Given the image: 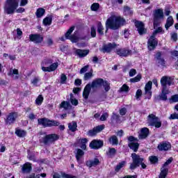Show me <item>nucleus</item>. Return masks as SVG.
Instances as JSON below:
<instances>
[{
	"label": "nucleus",
	"mask_w": 178,
	"mask_h": 178,
	"mask_svg": "<svg viewBox=\"0 0 178 178\" xmlns=\"http://www.w3.org/2000/svg\"><path fill=\"white\" fill-rule=\"evenodd\" d=\"M123 23H124V19L120 17H111L108 18L106 22V33H107L109 29L111 30L119 29Z\"/></svg>",
	"instance_id": "f257e3e1"
},
{
	"label": "nucleus",
	"mask_w": 178,
	"mask_h": 178,
	"mask_svg": "<svg viewBox=\"0 0 178 178\" xmlns=\"http://www.w3.org/2000/svg\"><path fill=\"white\" fill-rule=\"evenodd\" d=\"M102 83H104L103 79H97L92 81V83L87 84L84 88L83 92V97L86 101L88 99V97L90 96V92L91 91V88H99V87L102 86Z\"/></svg>",
	"instance_id": "f03ea898"
},
{
	"label": "nucleus",
	"mask_w": 178,
	"mask_h": 178,
	"mask_svg": "<svg viewBox=\"0 0 178 178\" xmlns=\"http://www.w3.org/2000/svg\"><path fill=\"white\" fill-rule=\"evenodd\" d=\"M131 158L133 161L129 167V169H131V170H134V169L138 168L140 165H141L143 169H145V168H147V165L143 163L144 159L140 156V155H138L136 153H133L131 154Z\"/></svg>",
	"instance_id": "7ed1b4c3"
},
{
	"label": "nucleus",
	"mask_w": 178,
	"mask_h": 178,
	"mask_svg": "<svg viewBox=\"0 0 178 178\" xmlns=\"http://www.w3.org/2000/svg\"><path fill=\"white\" fill-rule=\"evenodd\" d=\"M20 0H7L4 6V10L7 15L15 13V10L17 9Z\"/></svg>",
	"instance_id": "20e7f679"
},
{
	"label": "nucleus",
	"mask_w": 178,
	"mask_h": 178,
	"mask_svg": "<svg viewBox=\"0 0 178 178\" xmlns=\"http://www.w3.org/2000/svg\"><path fill=\"white\" fill-rule=\"evenodd\" d=\"M147 123L148 126L156 127V129H159L162 127V121H161V119L152 113L147 116Z\"/></svg>",
	"instance_id": "39448f33"
},
{
	"label": "nucleus",
	"mask_w": 178,
	"mask_h": 178,
	"mask_svg": "<svg viewBox=\"0 0 178 178\" xmlns=\"http://www.w3.org/2000/svg\"><path fill=\"white\" fill-rule=\"evenodd\" d=\"M59 138V135H56L55 134L46 135L44 137L40 139V143H42L44 145H50L55 143V141H58Z\"/></svg>",
	"instance_id": "423d86ee"
},
{
	"label": "nucleus",
	"mask_w": 178,
	"mask_h": 178,
	"mask_svg": "<svg viewBox=\"0 0 178 178\" xmlns=\"http://www.w3.org/2000/svg\"><path fill=\"white\" fill-rule=\"evenodd\" d=\"M152 83L156 87H158V80L156 79H153L152 81H148L145 86V95L147 96L148 99H150L152 96V91H151L152 90Z\"/></svg>",
	"instance_id": "0eeeda50"
},
{
	"label": "nucleus",
	"mask_w": 178,
	"mask_h": 178,
	"mask_svg": "<svg viewBox=\"0 0 178 178\" xmlns=\"http://www.w3.org/2000/svg\"><path fill=\"white\" fill-rule=\"evenodd\" d=\"M38 124L43 126V127H52V126H58L59 122L55 120H49L47 118H39L38 120Z\"/></svg>",
	"instance_id": "6e6552de"
},
{
	"label": "nucleus",
	"mask_w": 178,
	"mask_h": 178,
	"mask_svg": "<svg viewBox=\"0 0 178 178\" xmlns=\"http://www.w3.org/2000/svg\"><path fill=\"white\" fill-rule=\"evenodd\" d=\"M171 162H173L172 157H170L166 161V162L164 163L161 168V173L159 178H166V176H168V173L169 172V169H168L166 166H168V165H170Z\"/></svg>",
	"instance_id": "1a4fd4ad"
},
{
	"label": "nucleus",
	"mask_w": 178,
	"mask_h": 178,
	"mask_svg": "<svg viewBox=\"0 0 178 178\" xmlns=\"http://www.w3.org/2000/svg\"><path fill=\"white\" fill-rule=\"evenodd\" d=\"M163 19V10L162 9H157L154 10V28L156 29L159 24V19Z\"/></svg>",
	"instance_id": "9d476101"
},
{
	"label": "nucleus",
	"mask_w": 178,
	"mask_h": 178,
	"mask_svg": "<svg viewBox=\"0 0 178 178\" xmlns=\"http://www.w3.org/2000/svg\"><path fill=\"white\" fill-rule=\"evenodd\" d=\"M18 118V114L16 112L10 113L5 119V123L7 125L13 124L16 122V119Z\"/></svg>",
	"instance_id": "9b49d317"
},
{
	"label": "nucleus",
	"mask_w": 178,
	"mask_h": 178,
	"mask_svg": "<svg viewBox=\"0 0 178 178\" xmlns=\"http://www.w3.org/2000/svg\"><path fill=\"white\" fill-rule=\"evenodd\" d=\"M115 54H117V55L119 56L127 58V56L131 55V50L127 48L116 49Z\"/></svg>",
	"instance_id": "f8f14e48"
},
{
	"label": "nucleus",
	"mask_w": 178,
	"mask_h": 178,
	"mask_svg": "<svg viewBox=\"0 0 178 178\" xmlns=\"http://www.w3.org/2000/svg\"><path fill=\"white\" fill-rule=\"evenodd\" d=\"M29 40L35 44H41L44 41V37L40 34L29 35Z\"/></svg>",
	"instance_id": "ddd939ff"
},
{
	"label": "nucleus",
	"mask_w": 178,
	"mask_h": 178,
	"mask_svg": "<svg viewBox=\"0 0 178 178\" xmlns=\"http://www.w3.org/2000/svg\"><path fill=\"white\" fill-rule=\"evenodd\" d=\"M156 45H158V41L156 40L155 35H152L147 42V47H148L149 51H154Z\"/></svg>",
	"instance_id": "4468645a"
},
{
	"label": "nucleus",
	"mask_w": 178,
	"mask_h": 178,
	"mask_svg": "<svg viewBox=\"0 0 178 178\" xmlns=\"http://www.w3.org/2000/svg\"><path fill=\"white\" fill-rule=\"evenodd\" d=\"M92 149H99L104 147V141L100 140H93L89 145Z\"/></svg>",
	"instance_id": "2eb2a0df"
},
{
	"label": "nucleus",
	"mask_w": 178,
	"mask_h": 178,
	"mask_svg": "<svg viewBox=\"0 0 178 178\" xmlns=\"http://www.w3.org/2000/svg\"><path fill=\"white\" fill-rule=\"evenodd\" d=\"M7 74L10 77H12L13 80H19V77H20V75L19 74V70L16 68H10Z\"/></svg>",
	"instance_id": "dca6fc26"
},
{
	"label": "nucleus",
	"mask_w": 178,
	"mask_h": 178,
	"mask_svg": "<svg viewBox=\"0 0 178 178\" xmlns=\"http://www.w3.org/2000/svg\"><path fill=\"white\" fill-rule=\"evenodd\" d=\"M116 47L115 43H108L107 44H104L103 47L100 49L103 54L107 53L109 54L112 49Z\"/></svg>",
	"instance_id": "f3484780"
},
{
	"label": "nucleus",
	"mask_w": 178,
	"mask_h": 178,
	"mask_svg": "<svg viewBox=\"0 0 178 178\" xmlns=\"http://www.w3.org/2000/svg\"><path fill=\"white\" fill-rule=\"evenodd\" d=\"M135 26L138 29L140 35H143V34L147 33V30L144 28V23L137 21L135 22Z\"/></svg>",
	"instance_id": "a211bd4d"
},
{
	"label": "nucleus",
	"mask_w": 178,
	"mask_h": 178,
	"mask_svg": "<svg viewBox=\"0 0 178 178\" xmlns=\"http://www.w3.org/2000/svg\"><path fill=\"white\" fill-rule=\"evenodd\" d=\"M161 84L163 89L168 90L167 86H170V84H172V81L170 80V78L168 76H163L161 79Z\"/></svg>",
	"instance_id": "6ab92c4d"
},
{
	"label": "nucleus",
	"mask_w": 178,
	"mask_h": 178,
	"mask_svg": "<svg viewBox=\"0 0 178 178\" xmlns=\"http://www.w3.org/2000/svg\"><path fill=\"white\" fill-rule=\"evenodd\" d=\"M149 136V129L147 127H144L140 130V133L138 135L139 140H144Z\"/></svg>",
	"instance_id": "aec40b11"
},
{
	"label": "nucleus",
	"mask_w": 178,
	"mask_h": 178,
	"mask_svg": "<svg viewBox=\"0 0 178 178\" xmlns=\"http://www.w3.org/2000/svg\"><path fill=\"white\" fill-rule=\"evenodd\" d=\"M75 54L79 56V58H86V56L90 54V50L76 49Z\"/></svg>",
	"instance_id": "412c9836"
},
{
	"label": "nucleus",
	"mask_w": 178,
	"mask_h": 178,
	"mask_svg": "<svg viewBox=\"0 0 178 178\" xmlns=\"http://www.w3.org/2000/svg\"><path fill=\"white\" fill-rule=\"evenodd\" d=\"M58 63H54L50 65L49 67H42V72H54V70H56L58 69Z\"/></svg>",
	"instance_id": "4be33fe9"
},
{
	"label": "nucleus",
	"mask_w": 178,
	"mask_h": 178,
	"mask_svg": "<svg viewBox=\"0 0 178 178\" xmlns=\"http://www.w3.org/2000/svg\"><path fill=\"white\" fill-rule=\"evenodd\" d=\"M171 147L169 143H162L158 145V149L159 151H169Z\"/></svg>",
	"instance_id": "5701e85b"
},
{
	"label": "nucleus",
	"mask_w": 178,
	"mask_h": 178,
	"mask_svg": "<svg viewBox=\"0 0 178 178\" xmlns=\"http://www.w3.org/2000/svg\"><path fill=\"white\" fill-rule=\"evenodd\" d=\"M99 163V159L95 158L94 160H89L87 161L86 163V166L88 168H95V166H98V164Z\"/></svg>",
	"instance_id": "b1692460"
},
{
	"label": "nucleus",
	"mask_w": 178,
	"mask_h": 178,
	"mask_svg": "<svg viewBox=\"0 0 178 178\" xmlns=\"http://www.w3.org/2000/svg\"><path fill=\"white\" fill-rule=\"evenodd\" d=\"M33 168L31 167V163L27 162L22 165V173H30Z\"/></svg>",
	"instance_id": "393cba45"
},
{
	"label": "nucleus",
	"mask_w": 178,
	"mask_h": 178,
	"mask_svg": "<svg viewBox=\"0 0 178 178\" xmlns=\"http://www.w3.org/2000/svg\"><path fill=\"white\" fill-rule=\"evenodd\" d=\"M173 23H175V21L173 20V17L169 16L167 18L166 23L165 24V28L166 30H169V27H172L173 26Z\"/></svg>",
	"instance_id": "a878e982"
},
{
	"label": "nucleus",
	"mask_w": 178,
	"mask_h": 178,
	"mask_svg": "<svg viewBox=\"0 0 178 178\" xmlns=\"http://www.w3.org/2000/svg\"><path fill=\"white\" fill-rule=\"evenodd\" d=\"M128 147L132 149L134 152H137L138 151V147H140V144L138 143H129Z\"/></svg>",
	"instance_id": "bb28decb"
},
{
	"label": "nucleus",
	"mask_w": 178,
	"mask_h": 178,
	"mask_svg": "<svg viewBox=\"0 0 178 178\" xmlns=\"http://www.w3.org/2000/svg\"><path fill=\"white\" fill-rule=\"evenodd\" d=\"M44 15H45V9L42 8H39L37 9L35 15L38 19L42 17V16H44Z\"/></svg>",
	"instance_id": "cd10ccee"
},
{
	"label": "nucleus",
	"mask_w": 178,
	"mask_h": 178,
	"mask_svg": "<svg viewBox=\"0 0 178 178\" xmlns=\"http://www.w3.org/2000/svg\"><path fill=\"white\" fill-rule=\"evenodd\" d=\"M68 128L70 131H72V133H74V131H77V122H76L75 121H72L71 123H69Z\"/></svg>",
	"instance_id": "c85d7f7f"
},
{
	"label": "nucleus",
	"mask_w": 178,
	"mask_h": 178,
	"mask_svg": "<svg viewBox=\"0 0 178 178\" xmlns=\"http://www.w3.org/2000/svg\"><path fill=\"white\" fill-rule=\"evenodd\" d=\"M168 94H169V90L162 89L161 94L160 95L161 99H162V101H166L168 99Z\"/></svg>",
	"instance_id": "c756f323"
},
{
	"label": "nucleus",
	"mask_w": 178,
	"mask_h": 178,
	"mask_svg": "<svg viewBox=\"0 0 178 178\" xmlns=\"http://www.w3.org/2000/svg\"><path fill=\"white\" fill-rule=\"evenodd\" d=\"M108 141L111 145H118L119 144V139L117 136H112L109 138Z\"/></svg>",
	"instance_id": "7c9ffc66"
},
{
	"label": "nucleus",
	"mask_w": 178,
	"mask_h": 178,
	"mask_svg": "<svg viewBox=\"0 0 178 178\" xmlns=\"http://www.w3.org/2000/svg\"><path fill=\"white\" fill-rule=\"evenodd\" d=\"M15 134L17 136V137H26V135L27 134V132L23 129H15Z\"/></svg>",
	"instance_id": "2f4dec72"
},
{
	"label": "nucleus",
	"mask_w": 178,
	"mask_h": 178,
	"mask_svg": "<svg viewBox=\"0 0 178 178\" xmlns=\"http://www.w3.org/2000/svg\"><path fill=\"white\" fill-rule=\"evenodd\" d=\"M84 155V152L81 150V149H77L76 154V159L77 162H80V159Z\"/></svg>",
	"instance_id": "473e14b6"
},
{
	"label": "nucleus",
	"mask_w": 178,
	"mask_h": 178,
	"mask_svg": "<svg viewBox=\"0 0 178 178\" xmlns=\"http://www.w3.org/2000/svg\"><path fill=\"white\" fill-rule=\"evenodd\" d=\"M102 86L104 88L105 91L108 92L111 90V84L108 83V81H104L102 83Z\"/></svg>",
	"instance_id": "72a5a7b5"
},
{
	"label": "nucleus",
	"mask_w": 178,
	"mask_h": 178,
	"mask_svg": "<svg viewBox=\"0 0 178 178\" xmlns=\"http://www.w3.org/2000/svg\"><path fill=\"white\" fill-rule=\"evenodd\" d=\"M67 40H70L72 42H79V38L76 36L74 34L70 35L67 38H65Z\"/></svg>",
	"instance_id": "f704fd0d"
},
{
	"label": "nucleus",
	"mask_w": 178,
	"mask_h": 178,
	"mask_svg": "<svg viewBox=\"0 0 178 178\" xmlns=\"http://www.w3.org/2000/svg\"><path fill=\"white\" fill-rule=\"evenodd\" d=\"M52 23V18L51 17H47L43 19V24L44 26H51Z\"/></svg>",
	"instance_id": "c9c22d12"
},
{
	"label": "nucleus",
	"mask_w": 178,
	"mask_h": 178,
	"mask_svg": "<svg viewBox=\"0 0 178 178\" xmlns=\"http://www.w3.org/2000/svg\"><path fill=\"white\" fill-rule=\"evenodd\" d=\"M97 33L100 34V35H104V26L101 22H99L97 24Z\"/></svg>",
	"instance_id": "e433bc0d"
},
{
	"label": "nucleus",
	"mask_w": 178,
	"mask_h": 178,
	"mask_svg": "<svg viewBox=\"0 0 178 178\" xmlns=\"http://www.w3.org/2000/svg\"><path fill=\"white\" fill-rule=\"evenodd\" d=\"M115 154H116V149L113 147H109L108 152H107V155L108 156H115Z\"/></svg>",
	"instance_id": "4c0bfd02"
},
{
	"label": "nucleus",
	"mask_w": 178,
	"mask_h": 178,
	"mask_svg": "<svg viewBox=\"0 0 178 178\" xmlns=\"http://www.w3.org/2000/svg\"><path fill=\"white\" fill-rule=\"evenodd\" d=\"M87 143H88V138H82L81 139V148L82 149H86L87 148V146L86 145V144H87Z\"/></svg>",
	"instance_id": "58836bf2"
},
{
	"label": "nucleus",
	"mask_w": 178,
	"mask_h": 178,
	"mask_svg": "<svg viewBox=\"0 0 178 178\" xmlns=\"http://www.w3.org/2000/svg\"><path fill=\"white\" fill-rule=\"evenodd\" d=\"M44 102V97L42 95H40L35 99V104L36 105H41L42 102Z\"/></svg>",
	"instance_id": "ea45409f"
},
{
	"label": "nucleus",
	"mask_w": 178,
	"mask_h": 178,
	"mask_svg": "<svg viewBox=\"0 0 178 178\" xmlns=\"http://www.w3.org/2000/svg\"><path fill=\"white\" fill-rule=\"evenodd\" d=\"M70 102L72 105H74V106H77L79 105V100L77 99L73 98V95H70Z\"/></svg>",
	"instance_id": "a19ab883"
},
{
	"label": "nucleus",
	"mask_w": 178,
	"mask_h": 178,
	"mask_svg": "<svg viewBox=\"0 0 178 178\" xmlns=\"http://www.w3.org/2000/svg\"><path fill=\"white\" fill-rule=\"evenodd\" d=\"M124 165H126V161H122L121 163H119L115 168V172H119V170H120V169H122Z\"/></svg>",
	"instance_id": "79ce46f5"
},
{
	"label": "nucleus",
	"mask_w": 178,
	"mask_h": 178,
	"mask_svg": "<svg viewBox=\"0 0 178 178\" xmlns=\"http://www.w3.org/2000/svg\"><path fill=\"white\" fill-rule=\"evenodd\" d=\"M69 106H70V103L68 102H62L60 104V108H64V109H69Z\"/></svg>",
	"instance_id": "37998d69"
},
{
	"label": "nucleus",
	"mask_w": 178,
	"mask_h": 178,
	"mask_svg": "<svg viewBox=\"0 0 178 178\" xmlns=\"http://www.w3.org/2000/svg\"><path fill=\"white\" fill-rule=\"evenodd\" d=\"M141 80V74H138L134 78H132L130 79L131 83H138Z\"/></svg>",
	"instance_id": "c03bdc74"
},
{
	"label": "nucleus",
	"mask_w": 178,
	"mask_h": 178,
	"mask_svg": "<svg viewBox=\"0 0 178 178\" xmlns=\"http://www.w3.org/2000/svg\"><path fill=\"white\" fill-rule=\"evenodd\" d=\"M90 9L93 12H97V10H98V9H99V3H94L93 4H92Z\"/></svg>",
	"instance_id": "a18cd8bd"
},
{
	"label": "nucleus",
	"mask_w": 178,
	"mask_h": 178,
	"mask_svg": "<svg viewBox=\"0 0 178 178\" xmlns=\"http://www.w3.org/2000/svg\"><path fill=\"white\" fill-rule=\"evenodd\" d=\"M97 134H98V133L97 132L95 128H93L88 132V136L90 137H94V136H97Z\"/></svg>",
	"instance_id": "49530a36"
},
{
	"label": "nucleus",
	"mask_w": 178,
	"mask_h": 178,
	"mask_svg": "<svg viewBox=\"0 0 178 178\" xmlns=\"http://www.w3.org/2000/svg\"><path fill=\"white\" fill-rule=\"evenodd\" d=\"M92 72H86L84 74L83 76V80L87 81V80H90V79H91L92 77Z\"/></svg>",
	"instance_id": "de8ad7c7"
},
{
	"label": "nucleus",
	"mask_w": 178,
	"mask_h": 178,
	"mask_svg": "<svg viewBox=\"0 0 178 178\" xmlns=\"http://www.w3.org/2000/svg\"><path fill=\"white\" fill-rule=\"evenodd\" d=\"M124 12L125 15H133V11L129 6H124Z\"/></svg>",
	"instance_id": "09e8293b"
},
{
	"label": "nucleus",
	"mask_w": 178,
	"mask_h": 178,
	"mask_svg": "<svg viewBox=\"0 0 178 178\" xmlns=\"http://www.w3.org/2000/svg\"><path fill=\"white\" fill-rule=\"evenodd\" d=\"M90 35L92 38H95V37H97V29H95V27L92 26L90 28Z\"/></svg>",
	"instance_id": "8fccbe9b"
},
{
	"label": "nucleus",
	"mask_w": 178,
	"mask_h": 178,
	"mask_svg": "<svg viewBox=\"0 0 178 178\" xmlns=\"http://www.w3.org/2000/svg\"><path fill=\"white\" fill-rule=\"evenodd\" d=\"M74 31V26L70 27L65 33V38H67L68 37H70V35H72V33H73Z\"/></svg>",
	"instance_id": "3c124183"
},
{
	"label": "nucleus",
	"mask_w": 178,
	"mask_h": 178,
	"mask_svg": "<svg viewBox=\"0 0 178 178\" xmlns=\"http://www.w3.org/2000/svg\"><path fill=\"white\" fill-rule=\"evenodd\" d=\"M149 161H150L151 163H158V158L156 156H151L149 157Z\"/></svg>",
	"instance_id": "603ef678"
},
{
	"label": "nucleus",
	"mask_w": 178,
	"mask_h": 178,
	"mask_svg": "<svg viewBox=\"0 0 178 178\" xmlns=\"http://www.w3.org/2000/svg\"><path fill=\"white\" fill-rule=\"evenodd\" d=\"M129 90H130V89H129V86H128L127 85H126V84H124V85L120 88V91L121 92H128V91H129Z\"/></svg>",
	"instance_id": "864d4df0"
},
{
	"label": "nucleus",
	"mask_w": 178,
	"mask_h": 178,
	"mask_svg": "<svg viewBox=\"0 0 178 178\" xmlns=\"http://www.w3.org/2000/svg\"><path fill=\"white\" fill-rule=\"evenodd\" d=\"M105 129V125H98L97 127H95V129L96 130L97 133H100V131H102Z\"/></svg>",
	"instance_id": "5fc2aeb1"
},
{
	"label": "nucleus",
	"mask_w": 178,
	"mask_h": 178,
	"mask_svg": "<svg viewBox=\"0 0 178 178\" xmlns=\"http://www.w3.org/2000/svg\"><path fill=\"white\" fill-rule=\"evenodd\" d=\"M41 79H40V77L36 76L35 77L32 81H31V83L33 84L34 86H35L37 87V86H38V82L40 81Z\"/></svg>",
	"instance_id": "6e6d98bb"
},
{
	"label": "nucleus",
	"mask_w": 178,
	"mask_h": 178,
	"mask_svg": "<svg viewBox=\"0 0 178 178\" xmlns=\"http://www.w3.org/2000/svg\"><path fill=\"white\" fill-rule=\"evenodd\" d=\"M127 139H128L129 143H134V142L138 141V138H135V137L133 136H129V137L127 138Z\"/></svg>",
	"instance_id": "4d7b16f0"
},
{
	"label": "nucleus",
	"mask_w": 178,
	"mask_h": 178,
	"mask_svg": "<svg viewBox=\"0 0 178 178\" xmlns=\"http://www.w3.org/2000/svg\"><path fill=\"white\" fill-rule=\"evenodd\" d=\"M108 116H109V114H108V113H104L100 117V120H102V122H104V120H106V119H108Z\"/></svg>",
	"instance_id": "13d9d810"
},
{
	"label": "nucleus",
	"mask_w": 178,
	"mask_h": 178,
	"mask_svg": "<svg viewBox=\"0 0 178 178\" xmlns=\"http://www.w3.org/2000/svg\"><path fill=\"white\" fill-rule=\"evenodd\" d=\"M61 176L62 177H64V178H77L76 176H73L72 175H69L66 173H62Z\"/></svg>",
	"instance_id": "bf43d9fd"
},
{
	"label": "nucleus",
	"mask_w": 178,
	"mask_h": 178,
	"mask_svg": "<svg viewBox=\"0 0 178 178\" xmlns=\"http://www.w3.org/2000/svg\"><path fill=\"white\" fill-rule=\"evenodd\" d=\"M169 119L170 120H175V119H178V113H174L171 114Z\"/></svg>",
	"instance_id": "052dcab7"
},
{
	"label": "nucleus",
	"mask_w": 178,
	"mask_h": 178,
	"mask_svg": "<svg viewBox=\"0 0 178 178\" xmlns=\"http://www.w3.org/2000/svg\"><path fill=\"white\" fill-rule=\"evenodd\" d=\"M142 95H143V91L138 89L136 93V99H138V98H140V97H141Z\"/></svg>",
	"instance_id": "680f3d73"
},
{
	"label": "nucleus",
	"mask_w": 178,
	"mask_h": 178,
	"mask_svg": "<svg viewBox=\"0 0 178 178\" xmlns=\"http://www.w3.org/2000/svg\"><path fill=\"white\" fill-rule=\"evenodd\" d=\"M170 101L172 102H178V95H174L171 97Z\"/></svg>",
	"instance_id": "e2e57ef3"
},
{
	"label": "nucleus",
	"mask_w": 178,
	"mask_h": 178,
	"mask_svg": "<svg viewBox=\"0 0 178 178\" xmlns=\"http://www.w3.org/2000/svg\"><path fill=\"white\" fill-rule=\"evenodd\" d=\"M47 44L49 45L54 44V40H52V38L50 35L47 36Z\"/></svg>",
	"instance_id": "0e129e2a"
},
{
	"label": "nucleus",
	"mask_w": 178,
	"mask_h": 178,
	"mask_svg": "<svg viewBox=\"0 0 178 178\" xmlns=\"http://www.w3.org/2000/svg\"><path fill=\"white\" fill-rule=\"evenodd\" d=\"M67 79V77H66V75L65 74H61V78H60V83L62 84H64L65 81Z\"/></svg>",
	"instance_id": "69168bd1"
},
{
	"label": "nucleus",
	"mask_w": 178,
	"mask_h": 178,
	"mask_svg": "<svg viewBox=\"0 0 178 178\" xmlns=\"http://www.w3.org/2000/svg\"><path fill=\"white\" fill-rule=\"evenodd\" d=\"M88 65H86L83 67H82L80 70V74H83V73H86V72H87V70H88Z\"/></svg>",
	"instance_id": "338daca9"
},
{
	"label": "nucleus",
	"mask_w": 178,
	"mask_h": 178,
	"mask_svg": "<svg viewBox=\"0 0 178 178\" xmlns=\"http://www.w3.org/2000/svg\"><path fill=\"white\" fill-rule=\"evenodd\" d=\"M137 71L135 69H131L129 71V76L133 77V76H136Z\"/></svg>",
	"instance_id": "774afa93"
}]
</instances>
